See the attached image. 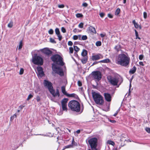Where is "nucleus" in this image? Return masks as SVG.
<instances>
[{
  "mask_svg": "<svg viewBox=\"0 0 150 150\" xmlns=\"http://www.w3.org/2000/svg\"><path fill=\"white\" fill-rule=\"evenodd\" d=\"M25 105H21L18 107L20 110H21L23 108L25 107Z\"/></svg>",
  "mask_w": 150,
  "mask_h": 150,
  "instance_id": "obj_47",
  "label": "nucleus"
},
{
  "mask_svg": "<svg viewBox=\"0 0 150 150\" xmlns=\"http://www.w3.org/2000/svg\"><path fill=\"white\" fill-rule=\"evenodd\" d=\"M121 46L119 45H116L114 47V49L117 52H119L120 50Z\"/></svg>",
  "mask_w": 150,
  "mask_h": 150,
  "instance_id": "obj_22",
  "label": "nucleus"
},
{
  "mask_svg": "<svg viewBox=\"0 0 150 150\" xmlns=\"http://www.w3.org/2000/svg\"><path fill=\"white\" fill-rule=\"evenodd\" d=\"M61 31L64 33L66 32V30L65 28L64 27H62L61 28Z\"/></svg>",
  "mask_w": 150,
  "mask_h": 150,
  "instance_id": "obj_46",
  "label": "nucleus"
},
{
  "mask_svg": "<svg viewBox=\"0 0 150 150\" xmlns=\"http://www.w3.org/2000/svg\"><path fill=\"white\" fill-rule=\"evenodd\" d=\"M37 69L38 73L43 71L42 67H41L38 66L37 67Z\"/></svg>",
  "mask_w": 150,
  "mask_h": 150,
  "instance_id": "obj_29",
  "label": "nucleus"
},
{
  "mask_svg": "<svg viewBox=\"0 0 150 150\" xmlns=\"http://www.w3.org/2000/svg\"><path fill=\"white\" fill-rule=\"evenodd\" d=\"M132 23L134 24V26L136 28H138L139 25L137 23H136L135 20H133L132 22Z\"/></svg>",
  "mask_w": 150,
  "mask_h": 150,
  "instance_id": "obj_24",
  "label": "nucleus"
},
{
  "mask_svg": "<svg viewBox=\"0 0 150 150\" xmlns=\"http://www.w3.org/2000/svg\"><path fill=\"white\" fill-rule=\"evenodd\" d=\"M50 42L52 43H53L54 44H56V41L54 40L52 38H50Z\"/></svg>",
  "mask_w": 150,
  "mask_h": 150,
  "instance_id": "obj_39",
  "label": "nucleus"
},
{
  "mask_svg": "<svg viewBox=\"0 0 150 150\" xmlns=\"http://www.w3.org/2000/svg\"><path fill=\"white\" fill-rule=\"evenodd\" d=\"M32 62L34 64L38 65H42L43 63V60L41 57L35 54L33 56Z\"/></svg>",
  "mask_w": 150,
  "mask_h": 150,
  "instance_id": "obj_6",
  "label": "nucleus"
},
{
  "mask_svg": "<svg viewBox=\"0 0 150 150\" xmlns=\"http://www.w3.org/2000/svg\"><path fill=\"white\" fill-rule=\"evenodd\" d=\"M130 59L127 55L124 53L119 54L116 60L117 64L126 68L129 67Z\"/></svg>",
  "mask_w": 150,
  "mask_h": 150,
  "instance_id": "obj_2",
  "label": "nucleus"
},
{
  "mask_svg": "<svg viewBox=\"0 0 150 150\" xmlns=\"http://www.w3.org/2000/svg\"><path fill=\"white\" fill-rule=\"evenodd\" d=\"M137 68L135 66H134L133 68L130 69L129 71V73L130 74H134L137 70Z\"/></svg>",
  "mask_w": 150,
  "mask_h": 150,
  "instance_id": "obj_15",
  "label": "nucleus"
},
{
  "mask_svg": "<svg viewBox=\"0 0 150 150\" xmlns=\"http://www.w3.org/2000/svg\"><path fill=\"white\" fill-rule=\"evenodd\" d=\"M134 31L135 33V35L136 36V39H138L139 40H140L141 38L139 37L138 33L137 31L135 30L134 29Z\"/></svg>",
  "mask_w": 150,
  "mask_h": 150,
  "instance_id": "obj_27",
  "label": "nucleus"
},
{
  "mask_svg": "<svg viewBox=\"0 0 150 150\" xmlns=\"http://www.w3.org/2000/svg\"><path fill=\"white\" fill-rule=\"evenodd\" d=\"M91 74L97 83V82H98L102 78V74L99 71H93L91 73Z\"/></svg>",
  "mask_w": 150,
  "mask_h": 150,
  "instance_id": "obj_8",
  "label": "nucleus"
},
{
  "mask_svg": "<svg viewBox=\"0 0 150 150\" xmlns=\"http://www.w3.org/2000/svg\"><path fill=\"white\" fill-rule=\"evenodd\" d=\"M105 15V14L104 13H103V12L101 13H100V16L101 18H103Z\"/></svg>",
  "mask_w": 150,
  "mask_h": 150,
  "instance_id": "obj_55",
  "label": "nucleus"
},
{
  "mask_svg": "<svg viewBox=\"0 0 150 150\" xmlns=\"http://www.w3.org/2000/svg\"><path fill=\"white\" fill-rule=\"evenodd\" d=\"M73 38L74 40H77L78 39V36L77 35H74L73 36Z\"/></svg>",
  "mask_w": 150,
  "mask_h": 150,
  "instance_id": "obj_49",
  "label": "nucleus"
},
{
  "mask_svg": "<svg viewBox=\"0 0 150 150\" xmlns=\"http://www.w3.org/2000/svg\"><path fill=\"white\" fill-rule=\"evenodd\" d=\"M51 59L54 62L52 64V69L55 73L61 76L64 75V72L62 68L60 67H57V65L62 66L64 65L62 57L58 54L53 55Z\"/></svg>",
  "mask_w": 150,
  "mask_h": 150,
  "instance_id": "obj_1",
  "label": "nucleus"
},
{
  "mask_svg": "<svg viewBox=\"0 0 150 150\" xmlns=\"http://www.w3.org/2000/svg\"><path fill=\"white\" fill-rule=\"evenodd\" d=\"M103 57V56L100 54H96L93 55L90 58L91 61H96L102 59Z\"/></svg>",
  "mask_w": 150,
  "mask_h": 150,
  "instance_id": "obj_9",
  "label": "nucleus"
},
{
  "mask_svg": "<svg viewBox=\"0 0 150 150\" xmlns=\"http://www.w3.org/2000/svg\"><path fill=\"white\" fill-rule=\"evenodd\" d=\"M62 110L64 111H67V104H62Z\"/></svg>",
  "mask_w": 150,
  "mask_h": 150,
  "instance_id": "obj_23",
  "label": "nucleus"
},
{
  "mask_svg": "<svg viewBox=\"0 0 150 150\" xmlns=\"http://www.w3.org/2000/svg\"><path fill=\"white\" fill-rule=\"evenodd\" d=\"M68 100L67 98H64L61 101L62 104H67V103Z\"/></svg>",
  "mask_w": 150,
  "mask_h": 150,
  "instance_id": "obj_21",
  "label": "nucleus"
},
{
  "mask_svg": "<svg viewBox=\"0 0 150 150\" xmlns=\"http://www.w3.org/2000/svg\"><path fill=\"white\" fill-rule=\"evenodd\" d=\"M120 9L119 8H117V9L116 10V11L115 12V15H118L119 14V13H120Z\"/></svg>",
  "mask_w": 150,
  "mask_h": 150,
  "instance_id": "obj_38",
  "label": "nucleus"
},
{
  "mask_svg": "<svg viewBox=\"0 0 150 150\" xmlns=\"http://www.w3.org/2000/svg\"><path fill=\"white\" fill-rule=\"evenodd\" d=\"M88 28L89 30L91 32V33H96V31L95 28L93 26H90L88 27Z\"/></svg>",
  "mask_w": 150,
  "mask_h": 150,
  "instance_id": "obj_16",
  "label": "nucleus"
},
{
  "mask_svg": "<svg viewBox=\"0 0 150 150\" xmlns=\"http://www.w3.org/2000/svg\"><path fill=\"white\" fill-rule=\"evenodd\" d=\"M108 17H109L110 18H113L112 15H111L110 13H108Z\"/></svg>",
  "mask_w": 150,
  "mask_h": 150,
  "instance_id": "obj_58",
  "label": "nucleus"
},
{
  "mask_svg": "<svg viewBox=\"0 0 150 150\" xmlns=\"http://www.w3.org/2000/svg\"><path fill=\"white\" fill-rule=\"evenodd\" d=\"M23 41L22 40H21L20 41L19 45L18 47V50H21V48H22V47L23 46Z\"/></svg>",
  "mask_w": 150,
  "mask_h": 150,
  "instance_id": "obj_32",
  "label": "nucleus"
},
{
  "mask_svg": "<svg viewBox=\"0 0 150 150\" xmlns=\"http://www.w3.org/2000/svg\"><path fill=\"white\" fill-rule=\"evenodd\" d=\"M17 116L16 114H14L12 116H11L10 117V121H13L15 117H16Z\"/></svg>",
  "mask_w": 150,
  "mask_h": 150,
  "instance_id": "obj_37",
  "label": "nucleus"
},
{
  "mask_svg": "<svg viewBox=\"0 0 150 150\" xmlns=\"http://www.w3.org/2000/svg\"><path fill=\"white\" fill-rule=\"evenodd\" d=\"M102 43L100 41H98L96 43V45L97 46H100L101 45Z\"/></svg>",
  "mask_w": 150,
  "mask_h": 150,
  "instance_id": "obj_36",
  "label": "nucleus"
},
{
  "mask_svg": "<svg viewBox=\"0 0 150 150\" xmlns=\"http://www.w3.org/2000/svg\"><path fill=\"white\" fill-rule=\"evenodd\" d=\"M139 63L140 65L142 66H144V64L142 62H139Z\"/></svg>",
  "mask_w": 150,
  "mask_h": 150,
  "instance_id": "obj_63",
  "label": "nucleus"
},
{
  "mask_svg": "<svg viewBox=\"0 0 150 150\" xmlns=\"http://www.w3.org/2000/svg\"><path fill=\"white\" fill-rule=\"evenodd\" d=\"M38 75L41 77L43 76L44 75V74L43 71L38 73Z\"/></svg>",
  "mask_w": 150,
  "mask_h": 150,
  "instance_id": "obj_34",
  "label": "nucleus"
},
{
  "mask_svg": "<svg viewBox=\"0 0 150 150\" xmlns=\"http://www.w3.org/2000/svg\"><path fill=\"white\" fill-rule=\"evenodd\" d=\"M134 75H133V76H132L131 78V79H130V81H130V83H131L132 81V80L133 79V78H134Z\"/></svg>",
  "mask_w": 150,
  "mask_h": 150,
  "instance_id": "obj_64",
  "label": "nucleus"
},
{
  "mask_svg": "<svg viewBox=\"0 0 150 150\" xmlns=\"http://www.w3.org/2000/svg\"><path fill=\"white\" fill-rule=\"evenodd\" d=\"M82 6L85 7H86L88 6V4L86 2H84Z\"/></svg>",
  "mask_w": 150,
  "mask_h": 150,
  "instance_id": "obj_57",
  "label": "nucleus"
},
{
  "mask_svg": "<svg viewBox=\"0 0 150 150\" xmlns=\"http://www.w3.org/2000/svg\"><path fill=\"white\" fill-rule=\"evenodd\" d=\"M108 144L112 145L113 146L115 145V143L112 141L108 140L107 141Z\"/></svg>",
  "mask_w": 150,
  "mask_h": 150,
  "instance_id": "obj_25",
  "label": "nucleus"
},
{
  "mask_svg": "<svg viewBox=\"0 0 150 150\" xmlns=\"http://www.w3.org/2000/svg\"><path fill=\"white\" fill-rule=\"evenodd\" d=\"M99 62H98H98H97V61H95L93 63V64L91 65V66H93V65H95L96 64L98 63H99Z\"/></svg>",
  "mask_w": 150,
  "mask_h": 150,
  "instance_id": "obj_60",
  "label": "nucleus"
},
{
  "mask_svg": "<svg viewBox=\"0 0 150 150\" xmlns=\"http://www.w3.org/2000/svg\"><path fill=\"white\" fill-rule=\"evenodd\" d=\"M78 36V38L79 40H81V35H77Z\"/></svg>",
  "mask_w": 150,
  "mask_h": 150,
  "instance_id": "obj_62",
  "label": "nucleus"
},
{
  "mask_svg": "<svg viewBox=\"0 0 150 150\" xmlns=\"http://www.w3.org/2000/svg\"><path fill=\"white\" fill-rule=\"evenodd\" d=\"M143 16H144V18L146 19V18L147 17V14L145 12H144L143 13Z\"/></svg>",
  "mask_w": 150,
  "mask_h": 150,
  "instance_id": "obj_48",
  "label": "nucleus"
},
{
  "mask_svg": "<svg viewBox=\"0 0 150 150\" xmlns=\"http://www.w3.org/2000/svg\"><path fill=\"white\" fill-rule=\"evenodd\" d=\"M71 145H72V147H73V146H77V143L74 142V139L73 138L72 140L71 144Z\"/></svg>",
  "mask_w": 150,
  "mask_h": 150,
  "instance_id": "obj_26",
  "label": "nucleus"
},
{
  "mask_svg": "<svg viewBox=\"0 0 150 150\" xmlns=\"http://www.w3.org/2000/svg\"><path fill=\"white\" fill-rule=\"evenodd\" d=\"M73 42L70 41H69L68 43V45L69 46H72L73 45Z\"/></svg>",
  "mask_w": 150,
  "mask_h": 150,
  "instance_id": "obj_54",
  "label": "nucleus"
},
{
  "mask_svg": "<svg viewBox=\"0 0 150 150\" xmlns=\"http://www.w3.org/2000/svg\"><path fill=\"white\" fill-rule=\"evenodd\" d=\"M81 62L83 64H85L88 61L87 56L85 57L83 59H81Z\"/></svg>",
  "mask_w": 150,
  "mask_h": 150,
  "instance_id": "obj_19",
  "label": "nucleus"
},
{
  "mask_svg": "<svg viewBox=\"0 0 150 150\" xmlns=\"http://www.w3.org/2000/svg\"><path fill=\"white\" fill-rule=\"evenodd\" d=\"M77 83H78V86H82V83H81V81H80L79 80L78 81Z\"/></svg>",
  "mask_w": 150,
  "mask_h": 150,
  "instance_id": "obj_50",
  "label": "nucleus"
},
{
  "mask_svg": "<svg viewBox=\"0 0 150 150\" xmlns=\"http://www.w3.org/2000/svg\"><path fill=\"white\" fill-rule=\"evenodd\" d=\"M55 33L58 38L59 40L61 41L62 39V36L60 35L59 29L58 28H56L55 29Z\"/></svg>",
  "mask_w": 150,
  "mask_h": 150,
  "instance_id": "obj_12",
  "label": "nucleus"
},
{
  "mask_svg": "<svg viewBox=\"0 0 150 150\" xmlns=\"http://www.w3.org/2000/svg\"><path fill=\"white\" fill-rule=\"evenodd\" d=\"M54 33V31L52 29H50L48 31V33L50 35H52Z\"/></svg>",
  "mask_w": 150,
  "mask_h": 150,
  "instance_id": "obj_42",
  "label": "nucleus"
},
{
  "mask_svg": "<svg viewBox=\"0 0 150 150\" xmlns=\"http://www.w3.org/2000/svg\"><path fill=\"white\" fill-rule=\"evenodd\" d=\"M72 147V145H67L66 146H65L63 149H62L63 150H64L66 149L67 148H69Z\"/></svg>",
  "mask_w": 150,
  "mask_h": 150,
  "instance_id": "obj_31",
  "label": "nucleus"
},
{
  "mask_svg": "<svg viewBox=\"0 0 150 150\" xmlns=\"http://www.w3.org/2000/svg\"><path fill=\"white\" fill-rule=\"evenodd\" d=\"M74 50L75 52H78L80 50V49L76 46H74Z\"/></svg>",
  "mask_w": 150,
  "mask_h": 150,
  "instance_id": "obj_30",
  "label": "nucleus"
},
{
  "mask_svg": "<svg viewBox=\"0 0 150 150\" xmlns=\"http://www.w3.org/2000/svg\"><path fill=\"white\" fill-rule=\"evenodd\" d=\"M108 80L110 83L113 86L117 85L119 81V79L116 77H110Z\"/></svg>",
  "mask_w": 150,
  "mask_h": 150,
  "instance_id": "obj_10",
  "label": "nucleus"
},
{
  "mask_svg": "<svg viewBox=\"0 0 150 150\" xmlns=\"http://www.w3.org/2000/svg\"><path fill=\"white\" fill-rule=\"evenodd\" d=\"M24 72V69L23 68H21L20 72H19V74L20 75H22L23 74Z\"/></svg>",
  "mask_w": 150,
  "mask_h": 150,
  "instance_id": "obj_43",
  "label": "nucleus"
},
{
  "mask_svg": "<svg viewBox=\"0 0 150 150\" xmlns=\"http://www.w3.org/2000/svg\"><path fill=\"white\" fill-rule=\"evenodd\" d=\"M83 16L82 14L81 13H78L76 14V16L77 18H82Z\"/></svg>",
  "mask_w": 150,
  "mask_h": 150,
  "instance_id": "obj_33",
  "label": "nucleus"
},
{
  "mask_svg": "<svg viewBox=\"0 0 150 150\" xmlns=\"http://www.w3.org/2000/svg\"><path fill=\"white\" fill-rule=\"evenodd\" d=\"M43 84L45 86L47 87L51 94L54 97H55L57 96L59 97L60 95L59 93V89H56V92L55 93V91L53 89L52 84L50 82L46 80L44 81Z\"/></svg>",
  "mask_w": 150,
  "mask_h": 150,
  "instance_id": "obj_3",
  "label": "nucleus"
},
{
  "mask_svg": "<svg viewBox=\"0 0 150 150\" xmlns=\"http://www.w3.org/2000/svg\"><path fill=\"white\" fill-rule=\"evenodd\" d=\"M88 38V37L86 35H83L82 36L81 38V40H87Z\"/></svg>",
  "mask_w": 150,
  "mask_h": 150,
  "instance_id": "obj_35",
  "label": "nucleus"
},
{
  "mask_svg": "<svg viewBox=\"0 0 150 150\" xmlns=\"http://www.w3.org/2000/svg\"><path fill=\"white\" fill-rule=\"evenodd\" d=\"M146 131L149 133L150 134V128L146 127L145 129Z\"/></svg>",
  "mask_w": 150,
  "mask_h": 150,
  "instance_id": "obj_51",
  "label": "nucleus"
},
{
  "mask_svg": "<svg viewBox=\"0 0 150 150\" xmlns=\"http://www.w3.org/2000/svg\"><path fill=\"white\" fill-rule=\"evenodd\" d=\"M13 26V22L12 21H10L9 23L8 24V27L11 28H12Z\"/></svg>",
  "mask_w": 150,
  "mask_h": 150,
  "instance_id": "obj_28",
  "label": "nucleus"
},
{
  "mask_svg": "<svg viewBox=\"0 0 150 150\" xmlns=\"http://www.w3.org/2000/svg\"><path fill=\"white\" fill-rule=\"evenodd\" d=\"M110 62V59L108 58L102 60L98 61L99 63H108Z\"/></svg>",
  "mask_w": 150,
  "mask_h": 150,
  "instance_id": "obj_18",
  "label": "nucleus"
},
{
  "mask_svg": "<svg viewBox=\"0 0 150 150\" xmlns=\"http://www.w3.org/2000/svg\"><path fill=\"white\" fill-rule=\"evenodd\" d=\"M104 96L105 100L107 101L108 102L111 101V96L110 94L108 93H104Z\"/></svg>",
  "mask_w": 150,
  "mask_h": 150,
  "instance_id": "obj_13",
  "label": "nucleus"
},
{
  "mask_svg": "<svg viewBox=\"0 0 150 150\" xmlns=\"http://www.w3.org/2000/svg\"><path fill=\"white\" fill-rule=\"evenodd\" d=\"M77 53V52H74V56L77 58H79V57Z\"/></svg>",
  "mask_w": 150,
  "mask_h": 150,
  "instance_id": "obj_59",
  "label": "nucleus"
},
{
  "mask_svg": "<svg viewBox=\"0 0 150 150\" xmlns=\"http://www.w3.org/2000/svg\"><path fill=\"white\" fill-rule=\"evenodd\" d=\"M108 121L112 123H115L116 122V121L115 120H112L111 119H108Z\"/></svg>",
  "mask_w": 150,
  "mask_h": 150,
  "instance_id": "obj_53",
  "label": "nucleus"
},
{
  "mask_svg": "<svg viewBox=\"0 0 150 150\" xmlns=\"http://www.w3.org/2000/svg\"><path fill=\"white\" fill-rule=\"evenodd\" d=\"M144 55L142 54H141L139 55V59L140 60H142L143 59V58H144Z\"/></svg>",
  "mask_w": 150,
  "mask_h": 150,
  "instance_id": "obj_45",
  "label": "nucleus"
},
{
  "mask_svg": "<svg viewBox=\"0 0 150 150\" xmlns=\"http://www.w3.org/2000/svg\"><path fill=\"white\" fill-rule=\"evenodd\" d=\"M58 7L60 8H63L64 7V4L59 5L58 6Z\"/></svg>",
  "mask_w": 150,
  "mask_h": 150,
  "instance_id": "obj_52",
  "label": "nucleus"
},
{
  "mask_svg": "<svg viewBox=\"0 0 150 150\" xmlns=\"http://www.w3.org/2000/svg\"><path fill=\"white\" fill-rule=\"evenodd\" d=\"M33 97V96L31 94H30L28 96L27 100H28L30 99L31 98Z\"/></svg>",
  "mask_w": 150,
  "mask_h": 150,
  "instance_id": "obj_41",
  "label": "nucleus"
},
{
  "mask_svg": "<svg viewBox=\"0 0 150 150\" xmlns=\"http://www.w3.org/2000/svg\"><path fill=\"white\" fill-rule=\"evenodd\" d=\"M83 23H81L78 25L79 27L80 28H83Z\"/></svg>",
  "mask_w": 150,
  "mask_h": 150,
  "instance_id": "obj_44",
  "label": "nucleus"
},
{
  "mask_svg": "<svg viewBox=\"0 0 150 150\" xmlns=\"http://www.w3.org/2000/svg\"><path fill=\"white\" fill-rule=\"evenodd\" d=\"M67 96L70 97H74L76 99L79 100V98L78 96L74 93H72L70 94H68Z\"/></svg>",
  "mask_w": 150,
  "mask_h": 150,
  "instance_id": "obj_14",
  "label": "nucleus"
},
{
  "mask_svg": "<svg viewBox=\"0 0 150 150\" xmlns=\"http://www.w3.org/2000/svg\"><path fill=\"white\" fill-rule=\"evenodd\" d=\"M61 90L62 93L65 95L67 96L68 93H67L65 90V87L64 86H63L61 87Z\"/></svg>",
  "mask_w": 150,
  "mask_h": 150,
  "instance_id": "obj_17",
  "label": "nucleus"
},
{
  "mask_svg": "<svg viewBox=\"0 0 150 150\" xmlns=\"http://www.w3.org/2000/svg\"><path fill=\"white\" fill-rule=\"evenodd\" d=\"M69 52L70 53L72 54L73 52L74 49L72 47H70L69 48Z\"/></svg>",
  "mask_w": 150,
  "mask_h": 150,
  "instance_id": "obj_40",
  "label": "nucleus"
},
{
  "mask_svg": "<svg viewBox=\"0 0 150 150\" xmlns=\"http://www.w3.org/2000/svg\"><path fill=\"white\" fill-rule=\"evenodd\" d=\"M87 54V51L85 49H83L81 53V55L83 57H86V56Z\"/></svg>",
  "mask_w": 150,
  "mask_h": 150,
  "instance_id": "obj_20",
  "label": "nucleus"
},
{
  "mask_svg": "<svg viewBox=\"0 0 150 150\" xmlns=\"http://www.w3.org/2000/svg\"><path fill=\"white\" fill-rule=\"evenodd\" d=\"M93 99L95 103L97 104L103 105L104 103L103 96L99 93L93 92L92 93Z\"/></svg>",
  "mask_w": 150,
  "mask_h": 150,
  "instance_id": "obj_5",
  "label": "nucleus"
},
{
  "mask_svg": "<svg viewBox=\"0 0 150 150\" xmlns=\"http://www.w3.org/2000/svg\"><path fill=\"white\" fill-rule=\"evenodd\" d=\"M97 139L96 137L91 138L88 139V142L91 148L97 150L96 147L97 145Z\"/></svg>",
  "mask_w": 150,
  "mask_h": 150,
  "instance_id": "obj_7",
  "label": "nucleus"
},
{
  "mask_svg": "<svg viewBox=\"0 0 150 150\" xmlns=\"http://www.w3.org/2000/svg\"><path fill=\"white\" fill-rule=\"evenodd\" d=\"M42 52L45 54L49 55L52 53V51L48 49V48H45L42 50Z\"/></svg>",
  "mask_w": 150,
  "mask_h": 150,
  "instance_id": "obj_11",
  "label": "nucleus"
},
{
  "mask_svg": "<svg viewBox=\"0 0 150 150\" xmlns=\"http://www.w3.org/2000/svg\"><path fill=\"white\" fill-rule=\"evenodd\" d=\"M68 107L72 111L79 112L81 110V105L77 101L71 100L69 102L68 104Z\"/></svg>",
  "mask_w": 150,
  "mask_h": 150,
  "instance_id": "obj_4",
  "label": "nucleus"
},
{
  "mask_svg": "<svg viewBox=\"0 0 150 150\" xmlns=\"http://www.w3.org/2000/svg\"><path fill=\"white\" fill-rule=\"evenodd\" d=\"M83 108H84V106H83V103H82L81 104V112H83Z\"/></svg>",
  "mask_w": 150,
  "mask_h": 150,
  "instance_id": "obj_56",
  "label": "nucleus"
},
{
  "mask_svg": "<svg viewBox=\"0 0 150 150\" xmlns=\"http://www.w3.org/2000/svg\"><path fill=\"white\" fill-rule=\"evenodd\" d=\"M36 100L38 102H39L40 100V98L39 96H37L36 98Z\"/></svg>",
  "mask_w": 150,
  "mask_h": 150,
  "instance_id": "obj_61",
  "label": "nucleus"
}]
</instances>
